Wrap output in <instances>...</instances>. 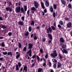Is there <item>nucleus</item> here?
<instances>
[{"label":"nucleus","mask_w":72,"mask_h":72,"mask_svg":"<svg viewBox=\"0 0 72 72\" xmlns=\"http://www.w3.org/2000/svg\"><path fill=\"white\" fill-rule=\"evenodd\" d=\"M33 45L32 44L29 43L28 44V49H30L29 51L27 52V54H29V55L30 57L31 56V53H32V51H31V49L32 48Z\"/></svg>","instance_id":"nucleus-1"},{"label":"nucleus","mask_w":72,"mask_h":72,"mask_svg":"<svg viewBox=\"0 0 72 72\" xmlns=\"http://www.w3.org/2000/svg\"><path fill=\"white\" fill-rule=\"evenodd\" d=\"M57 51H56L55 50L53 52V53H51V55L53 57V58H55V57H57V53H56Z\"/></svg>","instance_id":"nucleus-2"},{"label":"nucleus","mask_w":72,"mask_h":72,"mask_svg":"<svg viewBox=\"0 0 72 72\" xmlns=\"http://www.w3.org/2000/svg\"><path fill=\"white\" fill-rule=\"evenodd\" d=\"M34 4L35 8H37L39 6V2H37V1H34Z\"/></svg>","instance_id":"nucleus-3"},{"label":"nucleus","mask_w":72,"mask_h":72,"mask_svg":"<svg viewBox=\"0 0 72 72\" xmlns=\"http://www.w3.org/2000/svg\"><path fill=\"white\" fill-rule=\"evenodd\" d=\"M15 11L16 13H19L21 11V7L19 6L15 8Z\"/></svg>","instance_id":"nucleus-4"},{"label":"nucleus","mask_w":72,"mask_h":72,"mask_svg":"<svg viewBox=\"0 0 72 72\" xmlns=\"http://www.w3.org/2000/svg\"><path fill=\"white\" fill-rule=\"evenodd\" d=\"M6 10L7 12H11L12 11V9L9 7H7L6 8Z\"/></svg>","instance_id":"nucleus-5"},{"label":"nucleus","mask_w":72,"mask_h":72,"mask_svg":"<svg viewBox=\"0 0 72 72\" xmlns=\"http://www.w3.org/2000/svg\"><path fill=\"white\" fill-rule=\"evenodd\" d=\"M60 49L63 54H64V53H65V54H68V51H67V50L65 49H64L62 50V48H60Z\"/></svg>","instance_id":"nucleus-6"},{"label":"nucleus","mask_w":72,"mask_h":72,"mask_svg":"<svg viewBox=\"0 0 72 72\" xmlns=\"http://www.w3.org/2000/svg\"><path fill=\"white\" fill-rule=\"evenodd\" d=\"M47 33H49V31L50 32V33H51L52 31V29H51V28L49 27L48 29H47Z\"/></svg>","instance_id":"nucleus-7"},{"label":"nucleus","mask_w":72,"mask_h":72,"mask_svg":"<svg viewBox=\"0 0 72 72\" xmlns=\"http://www.w3.org/2000/svg\"><path fill=\"white\" fill-rule=\"evenodd\" d=\"M27 71V66H25L23 68V72H26Z\"/></svg>","instance_id":"nucleus-8"},{"label":"nucleus","mask_w":72,"mask_h":72,"mask_svg":"<svg viewBox=\"0 0 72 72\" xmlns=\"http://www.w3.org/2000/svg\"><path fill=\"white\" fill-rule=\"evenodd\" d=\"M19 25H21V26H23V21H19L18 22Z\"/></svg>","instance_id":"nucleus-9"},{"label":"nucleus","mask_w":72,"mask_h":72,"mask_svg":"<svg viewBox=\"0 0 72 72\" xmlns=\"http://www.w3.org/2000/svg\"><path fill=\"white\" fill-rule=\"evenodd\" d=\"M41 5L43 9H45V6H44V3L41 2H40Z\"/></svg>","instance_id":"nucleus-10"},{"label":"nucleus","mask_w":72,"mask_h":72,"mask_svg":"<svg viewBox=\"0 0 72 72\" xmlns=\"http://www.w3.org/2000/svg\"><path fill=\"white\" fill-rule=\"evenodd\" d=\"M7 54L8 55H10L11 57L13 56V53H12L11 52H8Z\"/></svg>","instance_id":"nucleus-11"},{"label":"nucleus","mask_w":72,"mask_h":72,"mask_svg":"<svg viewBox=\"0 0 72 72\" xmlns=\"http://www.w3.org/2000/svg\"><path fill=\"white\" fill-rule=\"evenodd\" d=\"M72 25V23L71 22H69L67 24V26L68 27H70Z\"/></svg>","instance_id":"nucleus-12"},{"label":"nucleus","mask_w":72,"mask_h":72,"mask_svg":"<svg viewBox=\"0 0 72 72\" xmlns=\"http://www.w3.org/2000/svg\"><path fill=\"white\" fill-rule=\"evenodd\" d=\"M48 37L49 38V39L51 40H52V35H51V34H48Z\"/></svg>","instance_id":"nucleus-13"},{"label":"nucleus","mask_w":72,"mask_h":72,"mask_svg":"<svg viewBox=\"0 0 72 72\" xmlns=\"http://www.w3.org/2000/svg\"><path fill=\"white\" fill-rule=\"evenodd\" d=\"M61 67V64L60 62H58V66L57 68H60Z\"/></svg>","instance_id":"nucleus-14"},{"label":"nucleus","mask_w":72,"mask_h":72,"mask_svg":"<svg viewBox=\"0 0 72 72\" xmlns=\"http://www.w3.org/2000/svg\"><path fill=\"white\" fill-rule=\"evenodd\" d=\"M61 3L64 5H66V2L64 1V0H61Z\"/></svg>","instance_id":"nucleus-15"},{"label":"nucleus","mask_w":72,"mask_h":72,"mask_svg":"<svg viewBox=\"0 0 72 72\" xmlns=\"http://www.w3.org/2000/svg\"><path fill=\"white\" fill-rule=\"evenodd\" d=\"M45 5L46 6L48 7L49 6V2H46L45 3Z\"/></svg>","instance_id":"nucleus-16"},{"label":"nucleus","mask_w":72,"mask_h":72,"mask_svg":"<svg viewBox=\"0 0 72 72\" xmlns=\"http://www.w3.org/2000/svg\"><path fill=\"white\" fill-rule=\"evenodd\" d=\"M60 41H61V42H64V39H63V38H60Z\"/></svg>","instance_id":"nucleus-17"},{"label":"nucleus","mask_w":72,"mask_h":72,"mask_svg":"<svg viewBox=\"0 0 72 72\" xmlns=\"http://www.w3.org/2000/svg\"><path fill=\"white\" fill-rule=\"evenodd\" d=\"M50 11L52 13L53 12V8L52 6H50Z\"/></svg>","instance_id":"nucleus-18"},{"label":"nucleus","mask_w":72,"mask_h":72,"mask_svg":"<svg viewBox=\"0 0 72 72\" xmlns=\"http://www.w3.org/2000/svg\"><path fill=\"white\" fill-rule=\"evenodd\" d=\"M60 45H61L62 49H65V48H66V45L63 44L62 46V44H60Z\"/></svg>","instance_id":"nucleus-19"},{"label":"nucleus","mask_w":72,"mask_h":72,"mask_svg":"<svg viewBox=\"0 0 72 72\" xmlns=\"http://www.w3.org/2000/svg\"><path fill=\"white\" fill-rule=\"evenodd\" d=\"M21 11L22 13H24V9L23 7H21Z\"/></svg>","instance_id":"nucleus-20"},{"label":"nucleus","mask_w":72,"mask_h":72,"mask_svg":"<svg viewBox=\"0 0 72 72\" xmlns=\"http://www.w3.org/2000/svg\"><path fill=\"white\" fill-rule=\"evenodd\" d=\"M31 9L33 11H35V10H36V8L35 7H32L31 8Z\"/></svg>","instance_id":"nucleus-21"},{"label":"nucleus","mask_w":72,"mask_h":72,"mask_svg":"<svg viewBox=\"0 0 72 72\" xmlns=\"http://www.w3.org/2000/svg\"><path fill=\"white\" fill-rule=\"evenodd\" d=\"M16 69L17 71H19V68L18 67V64H16Z\"/></svg>","instance_id":"nucleus-22"},{"label":"nucleus","mask_w":72,"mask_h":72,"mask_svg":"<svg viewBox=\"0 0 72 72\" xmlns=\"http://www.w3.org/2000/svg\"><path fill=\"white\" fill-rule=\"evenodd\" d=\"M42 69L40 68H39L38 69V72H41L42 71Z\"/></svg>","instance_id":"nucleus-23"},{"label":"nucleus","mask_w":72,"mask_h":72,"mask_svg":"<svg viewBox=\"0 0 72 72\" xmlns=\"http://www.w3.org/2000/svg\"><path fill=\"white\" fill-rule=\"evenodd\" d=\"M18 46L19 47V49L21 48V43L19 42L18 43Z\"/></svg>","instance_id":"nucleus-24"},{"label":"nucleus","mask_w":72,"mask_h":72,"mask_svg":"<svg viewBox=\"0 0 72 72\" xmlns=\"http://www.w3.org/2000/svg\"><path fill=\"white\" fill-rule=\"evenodd\" d=\"M7 3L8 4V5H9V6H12V3H11V2L9 1Z\"/></svg>","instance_id":"nucleus-25"},{"label":"nucleus","mask_w":72,"mask_h":72,"mask_svg":"<svg viewBox=\"0 0 72 72\" xmlns=\"http://www.w3.org/2000/svg\"><path fill=\"white\" fill-rule=\"evenodd\" d=\"M19 57H20V54L17 55L16 56V59H18V58H19Z\"/></svg>","instance_id":"nucleus-26"},{"label":"nucleus","mask_w":72,"mask_h":72,"mask_svg":"<svg viewBox=\"0 0 72 72\" xmlns=\"http://www.w3.org/2000/svg\"><path fill=\"white\" fill-rule=\"evenodd\" d=\"M5 45V44H4V42H3L1 43V46H2V47H4Z\"/></svg>","instance_id":"nucleus-27"},{"label":"nucleus","mask_w":72,"mask_h":72,"mask_svg":"<svg viewBox=\"0 0 72 72\" xmlns=\"http://www.w3.org/2000/svg\"><path fill=\"white\" fill-rule=\"evenodd\" d=\"M24 9L25 12L27 11V6L26 5L24 6Z\"/></svg>","instance_id":"nucleus-28"},{"label":"nucleus","mask_w":72,"mask_h":72,"mask_svg":"<svg viewBox=\"0 0 72 72\" xmlns=\"http://www.w3.org/2000/svg\"><path fill=\"white\" fill-rule=\"evenodd\" d=\"M59 23L60 24V25H63V22L62 21H59Z\"/></svg>","instance_id":"nucleus-29"},{"label":"nucleus","mask_w":72,"mask_h":72,"mask_svg":"<svg viewBox=\"0 0 72 72\" xmlns=\"http://www.w3.org/2000/svg\"><path fill=\"white\" fill-rule=\"evenodd\" d=\"M34 39L35 40H37V38L36 37V36L35 34H34Z\"/></svg>","instance_id":"nucleus-30"},{"label":"nucleus","mask_w":72,"mask_h":72,"mask_svg":"<svg viewBox=\"0 0 72 72\" xmlns=\"http://www.w3.org/2000/svg\"><path fill=\"white\" fill-rule=\"evenodd\" d=\"M32 28L31 27V26H29L28 28L29 31L30 32H31Z\"/></svg>","instance_id":"nucleus-31"},{"label":"nucleus","mask_w":72,"mask_h":72,"mask_svg":"<svg viewBox=\"0 0 72 72\" xmlns=\"http://www.w3.org/2000/svg\"><path fill=\"white\" fill-rule=\"evenodd\" d=\"M34 24H35V22H34V21H32L31 23V25H34Z\"/></svg>","instance_id":"nucleus-32"},{"label":"nucleus","mask_w":72,"mask_h":72,"mask_svg":"<svg viewBox=\"0 0 72 72\" xmlns=\"http://www.w3.org/2000/svg\"><path fill=\"white\" fill-rule=\"evenodd\" d=\"M33 59H34V58H36V55H34L32 57Z\"/></svg>","instance_id":"nucleus-33"},{"label":"nucleus","mask_w":72,"mask_h":72,"mask_svg":"<svg viewBox=\"0 0 72 72\" xmlns=\"http://www.w3.org/2000/svg\"><path fill=\"white\" fill-rule=\"evenodd\" d=\"M36 57L38 62H39L40 61V58H39V57L38 55L36 56Z\"/></svg>","instance_id":"nucleus-34"},{"label":"nucleus","mask_w":72,"mask_h":72,"mask_svg":"<svg viewBox=\"0 0 72 72\" xmlns=\"http://www.w3.org/2000/svg\"><path fill=\"white\" fill-rule=\"evenodd\" d=\"M51 27L52 29V30H56V29H55V27H54L53 26H51Z\"/></svg>","instance_id":"nucleus-35"},{"label":"nucleus","mask_w":72,"mask_h":72,"mask_svg":"<svg viewBox=\"0 0 72 72\" xmlns=\"http://www.w3.org/2000/svg\"><path fill=\"white\" fill-rule=\"evenodd\" d=\"M18 66L19 67H21V66H22V65L21 64V62H19L18 63Z\"/></svg>","instance_id":"nucleus-36"},{"label":"nucleus","mask_w":72,"mask_h":72,"mask_svg":"<svg viewBox=\"0 0 72 72\" xmlns=\"http://www.w3.org/2000/svg\"><path fill=\"white\" fill-rule=\"evenodd\" d=\"M53 8L54 9H55L57 8V5L54 4L53 5Z\"/></svg>","instance_id":"nucleus-37"},{"label":"nucleus","mask_w":72,"mask_h":72,"mask_svg":"<svg viewBox=\"0 0 72 72\" xmlns=\"http://www.w3.org/2000/svg\"><path fill=\"white\" fill-rule=\"evenodd\" d=\"M2 28H3V29H5L6 28V27L5 26L3 25L2 26Z\"/></svg>","instance_id":"nucleus-38"},{"label":"nucleus","mask_w":72,"mask_h":72,"mask_svg":"<svg viewBox=\"0 0 72 72\" xmlns=\"http://www.w3.org/2000/svg\"><path fill=\"white\" fill-rule=\"evenodd\" d=\"M48 53H46V54L45 56V58L46 59H47L48 58Z\"/></svg>","instance_id":"nucleus-39"},{"label":"nucleus","mask_w":72,"mask_h":72,"mask_svg":"<svg viewBox=\"0 0 72 72\" xmlns=\"http://www.w3.org/2000/svg\"><path fill=\"white\" fill-rule=\"evenodd\" d=\"M8 34L9 36H12V32H9Z\"/></svg>","instance_id":"nucleus-40"},{"label":"nucleus","mask_w":72,"mask_h":72,"mask_svg":"<svg viewBox=\"0 0 72 72\" xmlns=\"http://www.w3.org/2000/svg\"><path fill=\"white\" fill-rule=\"evenodd\" d=\"M26 49H27V48H26V47H25L23 49V51H26Z\"/></svg>","instance_id":"nucleus-41"},{"label":"nucleus","mask_w":72,"mask_h":72,"mask_svg":"<svg viewBox=\"0 0 72 72\" xmlns=\"http://www.w3.org/2000/svg\"><path fill=\"white\" fill-rule=\"evenodd\" d=\"M29 34V33L28 32H26L25 34V36H28Z\"/></svg>","instance_id":"nucleus-42"},{"label":"nucleus","mask_w":72,"mask_h":72,"mask_svg":"<svg viewBox=\"0 0 72 72\" xmlns=\"http://www.w3.org/2000/svg\"><path fill=\"white\" fill-rule=\"evenodd\" d=\"M52 60L53 62H57V60L54 59H53Z\"/></svg>","instance_id":"nucleus-43"},{"label":"nucleus","mask_w":72,"mask_h":72,"mask_svg":"<svg viewBox=\"0 0 72 72\" xmlns=\"http://www.w3.org/2000/svg\"><path fill=\"white\" fill-rule=\"evenodd\" d=\"M21 18L23 21H24V16H23L21 17Z\"/></svg>","instance_id":"nucleus-44"},{"label":"nucleus","mask_w":72,"mask_h":72,"mask_svg":"<svg viewBox=\"0 0 72 72\" xmlns=\"http://www.w3.org/2000/svg\"><path fill=\"white\" fill-rule=\"evenodd\" d=\"M68 7L70 8L71 9V5L70 4H69L68 5Z\"/></svg>","instance_id":"nucleus-45"},{"label":"nucleus","mask_w":72,"mask_h":72,"mask_svg":"<svg viewBox=\"0 0 72 72\" xmlns=\"http://www.w3.org/2000/svg\"><path fill=\"white\" fill-rule=\"evenodd\" d=\"M3 54H4V55H6L7 54V52H3Z\"/></svg>","instance_id":"nucleus-46"},{"label":"nucleus","mask_w":72,"mask_h":72,"mask_svg":"<svg viewBox=\"0 0 72 72\" xmlns=\"http://www.w3.org/2000/svg\"><path fill=\"white\" fill-rule=\"evenodd\" d=\"M48 65L49 67H51V63L50 62H49L48 63Z\"/></svg>","instance_id":"nucleus-47"},{"label":"nucleus","mask_w":72,"mask_h":72,"mask_svg":"<svg viewBox=\"0 0 72 72\" xmlns=\"http://www.w3.org/2000/svg\"><path fill=\"white\" fill-rule=\"evenodd\" d=\"M58 28H59V29H60L61 28H62V27H61V26L60 25L58 24Z\"/></svg>","instance_id":"nucleus-48"},{"label":"nucleus","mask_w":72,"mask_h":72,"mask_svg":"<svg viewBox=\"0 0 72 72\" xmlns=\"http://www.w3.org/2000/svg\"><path fill=\"white\" fill-rule=\"evenodd\" d=\"M30 10H28L27 12V14L28 16H29V14H30L29 13Z\"/></svg>","instance_id":"nucleus-49"},{"label":"nucleus","mask_w":72,"mask_h":72,"mask_svg":"<svg viewBox=\"0 0 72 72\" xmlns=\"http://www.w3.org/2000/svg\"><path fill=\"white\" fill-rule=\"evenodd\" d=\"M53 67L54 68H56V64H55L53 65Z\"/></svg>","instance_id":"nucleus-50"},{"label":"nucleus","mask_w":72,"mask_h":72,"mask_svg":"<svg viewBox=\"0 0 72 72\" xmlns=\"http://www.w3.org/2000/svg\"><path fill=\"white\" fill-rule=\"evenodd\" d=\"M53 16L54 18H55V12H53Z\"/></svg>","instance_id":"nucleus-51"},{"label":"nucleus","mask_w":72,"mask_h":72,"mask_svg":"<svg viewBox=\"0 0 72 72\" xmlns=\"http://www.w3.org/2000/svg\"><path fill=\"white\" fill-rule=\"evenodd\" d=\"M35 63H33L32 64V67H34L35 65Z\"/></svg>","instance_id":"nucleus-52"},{"label":"nucleus","mask_w":72,"mask_h":72,"mask_svg":"<svg viewBox=\"0 0 72 72\" xmlns=\"http://www.w3.org/2000/svg\"><path fill=\"white\" fill-rule=\"evenodd\" d=\"M40 51L41 53H43V51H42V49L40 50Z\"/></svg>","instance_id":"nucleus-53"},{"label":"nucleus","mask_w":72,"mask_h":72,"mask_svg":"<svg viewBox=\"0 0 72 72\" xmlns=\"http://www.w3.org/2000/svg\"><path fill=\"white\" fill-rule=\"evenodd\" d=\"M43 66H46V63H45V62L43 63Z\"/></svg>","instance_id":"nucleus-54"},{"label":"nucleus","mask_w":72,"mask_h":72,"mask_svg":"<svg viewBox=\"0 0 72 72\" xmlns=\"http://www.w3.org/2000/svg\"><path fill=\"white\" fill-rule=\"evenodd\" d=\"M43 1L45 2V3H47V2H48V0H43Z\"/></svg>","instance_id":"nucleus-55"},{"label":"nucleus","mask_w":72,"mask_h":72,"mask_svg":"<svg viewBox=\"0 0 72 72\" xmlns=\"http://www.w3.org/2000/svg\"><path fill=\"white\" fill-rule=\"evenodd\" d=\"M46 40V39H45V38H43L42 41H43V42H44V41H45Z\"/></svg>","instance_id":"nucleus-56"},{"label":"nucleus","mask_w":72,"mask_h":72,"mask_svg":"<svg viewBox=\"0 0 72 72\" xmlns=\"http://www.w3.org/2000/svg\"><path fill=\"white\" fill-rule=\"evenodd\" d=\"M59 56L60 58H63V56H62L61 55H59Z\"/></svg>","instance_id":"nucleus-57"},{"label":"nucleus","mask_w":72,"mask_h":72,"mask_svg":"<svg viewBox=\"0 0 72 72\" xmlns=\"http://www.w3.org/2000/svg\"><path fill=\"white\" fill-rule=\"evenodd\" d=\"M42 15H44L45 14V12H44V11H42Z\"/></svg>","instance_id":"nucleus-58"},{"label":"nucleus","mask_w":72,"mask_h":72,"mask_svg":"<svg viewBox=\"0 0 72 72\" xmlns=\"http://www.w3.org/2000/svg\"><path fill=\"white\" fill-rule=\"evenodd\" d=\"M3 60V57H1V58H0V60Z\"/></svg>","instance_id":"nucleus-59"},{"label":"nucleus","mask_w":72,"mask_h":72,"mask_svg":"<svg viewBox=\"0 0 72 72\" xmlns=\"http://www.w3.org/2000/svg\"><path fill=\"white\" fill-rule=\"evenodd\" d=\"M44 13H46V12H47V11H46V9H45L44 10Z\"/></svg>","instance_id":"nucleus-60"},{"label":"nucleus","mask_w":72,"mask_h":72,"mask_svg":"<svg viewBox=\"0 0 72 72\" xmlns=\"http://www.w3.org/2000/svg\"><path fill=\"white\" fill-rule=\"evenodd\" d=\"M40 28L39 26H38L37 27V29H40Z\"/></svg>","instance_id":"nucleus-61"},{"label":"nucleus","mask_w":72,"mask_h":72,"mask_svg":"<svg viewBox=\"0 0 72 72\" xmlns=\"http://www.w3.org/2000/svg\"><path fill=\"white\" fill-rule=\"evenodd\" d=\"M18 4L19 5V6L21 5V2H19L18 3Z\"/></svg>","instance_id":"nucleus-62"},{"label":"nucleus","mask_w":72,"mask_h":72,"mask_svg":"<svg viewBox=\"0 0 72 72\" xmlns=\"http://www.w3.org/2000/svg\"><path fill=\"white\" fill-rule=\"evenodd\" d=\"M42 27L43 28H44V27H45V24H42Z\"/></svg>","instance_id":"nucleus-63"},{"label":"nucleus","mask_w":72,"mask_h":72,"mask_svg":"<svg viewBox=\"0 0 72 72\" xmlns=\"http://www.w3.org/2000/svg\"><path fill=\"white\" fill-rule=\"evenodd\" d=\"M70 33L71 36L72 37V32H71Z\"/></svg>","instance_id":"nucleus-64"}]
</instances>
